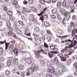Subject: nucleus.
<instances>
[{"mask_svg": "<svg viewBox=\"0 0 77 77\" xmlns=\"http://www.w3.org/2000/svg\"><path fill=\"white\" fill-rule=\"evenodd\" d=\"M55 69L53 66H51L48 68V72H50L51 74H54L55 72Z\"/></svg>", "mask_w": 77, "mask_h": 77, "instance_id": "1", "label": "nucleus"}, {"mask_svg": "<svg viewBox=\"0 0 77 77\" xmlns=\"http://www.w3.org/2000/svg\"><path fill=\"white\" fill-rule=\"evenodd\" d=\"M73 45V43H71L70 45H69V47L66 46L65 47V48H66V50H65V53H68L69 52H71V51L72 49L70 48H72V46H71V45Z\"/></svg>", "mask_w": 77, "mask_h": 77, "instance_id": "2", "label": "nucleus"}, {"mask_svg": "<svg viewBox=\"0 0 77 77\" xmlns=\"http://www.w3.org/2000/svg\"><path fill=\"white\" fill-rule=\"evenodd\" d=\"M72 36H75L74 37L73 39L74 40V39H77V29L75 30H73L72 33Z\"/></svg>", "mask_w": 77, "mask_h": 77, "instance_id": "3", "label": "nucleus"}, {"mask_svg": "<svg viewBox=\"0 0 77 77\" xmlns=\"http://www.w3.org/2000/svg\"><path fill=\"white\" fill-rule=\"evenodd\" d=\"M10 48H9V47L8 48V50L7 51L8 53H13L14 52V49H13V48H14V45L12 44H11L10 45Z\"/></svg>", "mask_w": 77, "mask_h": 77, "instance_id": "4", "label": "nucleus"}, {"mask_svg": "<svg viewBox=\"0 0 77 77\" xmlns=\"http://www.w3.org/2000/svg\"><path fill=\"white\" fill-rule=\"evenodd\" d=\"M5 50H8V46H9V43L6 42V40H5L4 42H0V45L1 44H5Z\"/></svg>", "mask_w": 77, "mask_h": 77, "instance_id": "5", "label": "nucleus"}, {"mask_svg": "<svg viewBox=\"0 0 77 77\" xmlns=\"http://www.w3.org/2000/svg\"><path fill=\"white\" fill-rule=\"evenodd\" d=\"M58 51L59 49L58 48H55L53 50L54 52H51L50 53V54H51V55H53V54H57V51Z\"/></svg>", "mask_w": 77, "mask_h": 77, "instance_id": "6", "label": "nucleus"}, {"mask_svg": "<svg viewBox=\"0 0 77 77\" xmlns=\"http://www.w3.org/2000/svg\"><path fill=\"white\" fill-rule=\"evenodd\" d=\"M31 67H32L33 69V71H36L37 70V68H38V66H35V64L33 63L31 65Z\"/></svg>", "mask_w": 77, "mask_h": 77, "instance_id": "7", "label": "nucleus"}, {"mask_svg": "<svg viewBox=\"0 0 77 77\" xmlns=\"http://www.w3.org/2000/svg\"><path fill=\"white\" fill-rule=\"evenodd\" d=\"M25 62H27L28 64H30L32 63V60H31V59L29 57H28V58L25 61Z\"/></svg>", "mask_w": 77, "mask_h": 77, "instance_id": "8", "label": "nucleus"}, {"mask_svg": "<svg viewBox=\"0 0 77 77\" xmlns=\"http://www.w3.org/2000/svg\"><path fill=\"white\" fill-rule=\"evenodd\" d=\"M28 71H29V72H30L32 74H33V72H35V71H33V69L32 68H29L28 69Z\"/></svg>", "mask_w": 77, "mask_h": 77, "instance_id": "9", "label": "nucleus"}, {"mask_svg": "<svg viewBox=\"0 0 77 77\" xmlns=\"http://www.w3.org/2000/svg\"><path fill=\"white\" fill-rule=\"evenodd\" d=\"M15 31L17 32V33H18V34L21 35V34L22 33L21 31H20V29L18 28H15Z\"/></svg>", "mask_w": 77, "mask_h": 77, "instance_id": "10", "label": "nucleus"}, {"mask_svg": "<svg viewBox=\"0 0 77 77\" xmlns=\"http://www.w3.org/2000/svg\"><path fill=\"white\" fill-rule=\"evenodd\" d=\"M42 51H44L42 49H41L39 51H35L34 53L35 54H38L39 53H41V52H42Z\"/></svg>", "mask_w": 77, "mask_h": 77, "instance_id": "11", "label": "nucleus"}, {"mask_svg": "<svg viewBox=\"0 0 77 77\" xmlns=\"http://www.w3.org/2000/svg\"><path fill=\"white\" fill-rule=\"evenodd\" d=\"M62 6V3L60 2H58L57 3V8L59 9H60L61 8Z\"/></svg>", "mask_w": 77, "mask_h": 77, "instance_id": "12", "label": "nucleus"}, {"mask_svg": "<svg viewBox=\"0 0 77 77\" xmlns=\"http://www.w3.org/2000/svg\"><path fill=\"white\" fill-rule=\"evenodd\" d=\"M46 10H47V8H45L43 10V11L41 12L40 14H37L38 16H41V15H42V14H43V13H45V11H46Z\"/></svg>", "mask_w": 77, "mask_h": 77, "instance_id": "13", "label": "nucleus"}, {"mask_svg": "<svg viewBox=\"0 0 77 77\" xmlns=\"http://www.w3.org/2000/svg\"><path fill=\"white\" fill-rule=\"evenodd\" d=\"M30 20L32 21L33 22H35V16L33 14L31 15V16L30 17Z\"/></svg>", "mask_w": 77, "mask_h": 77, "instance_id": "14", "label": "nucleus"}, {"mask_svg": "<svg viewBox=\"0 0 77 77\" xmlns=\"http://www.w3.org/2000/svg\"><path fill=\"white\" fill-rule=\"evenodd\" d=\"M7 26L8 28H10L11 26V23L9 20L7 21L6 22Z\"/></svg>", "mask_w": 77, "mask_h": 77, "instance_id": "15", "label": "nucleus"}, {"mask_svg": "<svg viewBox=\"0 0 77 77\" xmlns=\"http://www.w3.org/2000/svg\"><path fill=\"white\" fill-rule=\"evenodd\" d=\"M44 24L45 27H48L50 26V24L46 21L44 22Z\"/></svg>", "mask_w": 77, "mask_h": 77, "instance_id": "16", "label": "nucleus"}, {"mask_svg": "<svg viewBox=\"0 0 77 77\" xmlns=\"http://www.w3.org/2000/svg\"><path fill=\"white\" fill-rule=\"evenodd\" d=\"M57 11V9L56 8L53 9L52 11V14H55V13H56Z\"/></svg>", "mask_w": 77, "mask_h": 77, "instance_id": "17", "label": "nucleus"}, {"mask_svg": "<svg viewBox=\"0 0 77 77\" xmlns=\"http://www.w3.org/2000/svg\"><path fill=\"white\" fill-rule=\"evenodd\" d=\"M22 12L23 13V14H25L26 17H28V16L29 15L28 14V13H27V12L26 11V10H23Z\"/></svg>", "mask_w": 77, "mask_h": 77, "instance_id": "18", "label": "nucleus"}, {"mask_svg": "<svg viewBox=\"0 0 77 77\" xmlns=\"http://www.w3.org/2000/svg\"><path fill=\"white\" fill-rule=\"evenodd\" d=\"M31 9L32 10V11H34V12H36L38 11V10H37V9H36V8L33 7H32L31 8Z\"/></svg>", "mask_w": 77, "mask_h": 77, "instance_id": "19", "label": "nucleus"}, {"mask_svg": "<svg viewBox=\"0 0 77 77\" xmlns=\"http://www.w3.org/2000/svg\"><path fill=\"white\" fill-rule=\"evenodd\" d=\"M12 2V4L13 5H17L18 4V2L16 0H13Z\"/></svg>", "mask_w": 77, "mask_h": 77, "instance_id": "20", "label": "nucleus"}, {"mask_svg": "<svg viewBox=\"0 0 77 77\" xmlns=\"http://www.w3.org/2000/svg\"><path fill=\"white\" fill-rule=\"evenodd\" d=\"M5 74L6 75H9L10 74V71L9 70H7L5 71Z\"/></svg>", "mask_w": 77, "mask_h": 77, "instance_id": "21", "label": "nucleus"}, {"mask_svg": "<svg viewBox=\"0 0 77 77\" xmlns=\"http://www.w3.org/2000/svg\"><path fill=\"white\" fill-rule=\"evenodd\" d=\"M22 59L23 60H24V61H25L27 60V58L26 57V55H23L22 57Z\"/></svg>", "mask_w": 77, "mask_h": 77, "instance_id": "22", "label": "nucleus"}, {"mask_svg": "<svg viewBox=\"0 0 77 77\" xmlns=\"http://www.w3.org/2000/svg\"><path fill=\"white\" fill-rule=\"evenodd\" d=\"M44 63H45V62H44V60H42L40 61V65L41 66H44Z\"/></svg>", "mask_w": 77, "mask_h": 77, "instance_id": "23", "label": "nucleus"}, {"mask_svg": "<svg viewBox=\"0 0 77 77\" xmlns=\"http://www.w3.org/2000/svg\"><path fill=\"white\" fill-rule=\"evenodd\" d=\"M58 32L59 35H62L63 33V31L62 29H59L58 30Z\"/></svg>", "mask_w": 77, "mask_h": 77, "instance_id": "24", "label": "nucleus"}, {"mask_svg": "<svg viewBox=\"0 0 77 77\" xmlns=\"http://www.w3.org/2000/svg\"><path fill=\"white\" fill-rule=\"evenodd\" d=\"M62 5L63 6H65L66 5V0H64L63 1Z\"/></svg>", "mask_w": 77, "mask_h": 77, "instance_id": "25", "label": "nucleus"}, {"mask_svg": "<svg viewBox=\"0 0 77 77\" xmlns=\"http://www.w3.org/2000/svg\"><path fill=\"white\" fill-rule=\"evenodd\" d=\"M73 66L74 68L77 69V62H75L73 65Z\"/></svg>", "mask_w": 77, "mask_h": 77, "instance_id": "26", "label": "nucleus"}, {"mask_svg": "<svg viewBox=\"0 0 77 77\" xmlns=\"http://www.w3.org/2000/svg\"><path fill=\"white\" fill-rule=\"evenodd\" d=\"M19 68L20 69H24V68L23 66L21 65H20L19 66Z\"/></svg>", "mask_w": 77, "mask_h": 77, "instance_id": "27", "label": "nucleus"}, {"mask_svg": "<svg viewBox=\"0 0 77 77\" xmlns=\"http://www.w3.org/2000/svg\"><path fill=\"white\" fill-rule=\"evenodd\" d=\"M8 14L9 16H12V12L11 11H8Z\"/></svg>", "mask_w": 77, "mask_h": 77, "instance_id": "28", "label": "nucleus"}, {"mask_svg": "<svg viewBox=\"0 0 77 77\" xmlns=\"http://www.w3.org/2000/svg\"><path fill=\"white\" fill-rule=\"evenodd\" d=\"M46 64L47 65V66H48V67H49L50 66V65H51V61H48L47 63Z\"/></svg>", "mask_w": 77, "mask_h": 77, "instance_id": "29", "label": "nucleus"}, {"mask_svg": "<svg viewBox=\"0 0 77 77\" xmlns=\"http://www.w3.org/2000/svg\"><path fill=\"white\" fill-rule=\"evenodd\" d=\"M71 63V60H67L66 62V65L68 66V65H69Z\"/></svg>", "mask_w": 77, "mask_h": 77, "instance_id": "30", "label": "nucleus"}, {"mask_svg": "<svg viewBox=\"0 0 77 77\" xmlns=\"http://www.w3.org/2000/svg\"><path fill=\"white\" fill-rule=\"evenodd\" d=\"M9 59H10V61H11V62H14V58L12 57H9L8 58Z\"/></svg>", "mask_w": 77, "mask_h": 77, "instance_id": "31", "label": "nucleus"}, {"mask_svg": "<svg viewBox=\"0 0 77 77\" xmlns=\"http://www.w3.org/2000/svg\"><path fill=\"white\" fill-rule=\"evenodd\" d=\"M66 50V48H65L64 49H63L61 51V53H64V54H65V50Z\"/></svg>", "mask_w": 77, "mask_h": 77, "instance_id": "32", "label": "nucleus"}, {"mask_svg": "<svg viewBox=\"0 0 77 77\" xmlns=\"http://www.w3.org/2000/svg\"><path fill=\"white\" fill-rule=\"evenodd\" d=\"M61 14H63V15L65 13V10L64 9H61Z\"/></svg>", "mask_w": 77, "mask_h": 77, "instance_id": "33", "label": "nucleus"}, {"mask_svg": "<svg viewBox=\"0 0 77 77\" xmlns=\"http://www.w3.org/2000/svg\"><path fill=\"white\" fill-rule=\"evenodd\" d=\"M7 62L8 65V66H10L11 63V60H10V59L8 60H7Z\"/></svg>", "mask_w": 77, "mask_h": 77, "instance_id": "34", "label": "nucleus"}, {"mask_svg": "<svg viewBox=\"0 0 77 77\" xmlns=\"http://www.w3.org/2000/svg\"><path fill=\"white\" fill-rule=\"evenodd\" d=\"M18 23L21 24L22 26H24V23L23 21H18Z\"/></svg>", "mask_w": 77, "mask_h": 77, "instance_id": "35", "label": "nucleus"}, {"mask_svg": "<svg viewBox=\"0 0 77 77\" xmlns=\"http://www.w3.org/2000/svg\"><path fill=\"white\" fill-rule=\"evenodd\" d=\"M39 3H41V4H42V5H44L45 4V2H44V1L43 0H39Z\"/></svg>", "mask_w": 77, "mask_h": 77, "instance_id": "36", "label": "nucleus"}, {"mask_svg": "<svg viewBox=\"0 0 77 77\" xmlns=\"http://www.w3.org/2000/svg\"><path fill=\"white\" fill-rule=\"evenodd\" d=\"M14 51L15 54H17L18 53V51H17V49L16 48H14Z\"/></svg>", "mask_w": 77, "mask_h": 77, "instance_id": "37", "label": "nucleus"}, {"mask_svg": "<svg viewBox=\"0 0 77 77\" xmlns=\"http://www.w3.org/2000/svg\"><path fill=\"white\" fill-rule=\"evenodd\" d=\"M50 17L52 19H56V17L54 15H51Z\"/></svg>", "mask_w": 77, "mask_h": 77, "instance_id": "38", "label": "nucleus"}, {"mask_svg": "<svg viewBox=\"0 0 77 77\" xmlns=\"http://www.w3.org/2000/svg\"><path fill=\"white\" fill-rule=\"evenodd\" d=\"M36 41L38 44H40L41 43V40L40 39H37Z\"/></svg>", "mask_w": 77, "mask_h": 77, "instance_id": "39", "label": "nucleus"}, {"mask_svg": "<svg viewBox=\"0 0 77 77\" xmlns=\"http://www.w3.org/2000/svg\"><path fill=\"white\" fill-rule=\"evenodd\" d=\"M47 51L48 52V54H49V57H50V58H52V57H53V56H51L50 55V54H50V53L51 52H49V53H48V51H49V50H47Z\"/></svg>", "mask_w": 77, "mask_h": 77, "instance_id": "40", "label": "nucleus"}, {"mask_svg": "<svg viewBox=\"0 0 77 77\" xmlns=\"http://www.w3.org/2000/svg\"><path fill=\"white\" fill-rule=\"evenodd\" d=\"M69 2L70 3H71V4H74V0H68Z\"/></svg>", "mask_w": 77, "mask_h": 77, "instance_id": "41", "label": "nucleus"}, {"mask_svg": "<svg viewBox=\"0 0 77 77\" xmlns=\"http://www.w3.org/2000/svg\"><path fill=\"white\" fill-rule=\"evenodd\" d=\"M54 61L56 63V62H57L58 61V60L57 59V58L56 57H55L54 59Z\"/></svg>", "mask_w": 77, "mask_h": 77, "instance_id": "42", "label": "nucleus"}, {"mask_svg": "<svg viewBox=\"0 0 77 77\" xmlns=\"http://www.w3.org/2000/svg\"><path fill=\"white\" fill-rule=\"evenodd\" d=\"M50 48L51 49V50H53L54 48H56V47H55L54 46H50Z\"/></svg>", "mask_w": 77, "mask_h": 77, "instance_id": "43", "label": "nucleus"}, {"mask_svg": "<svg viewBox=\"0 0 77 77\" xmlns=\"http://www.w3.org/2000/svg\"><path fill=\"white\" fill-rule=\"evenodd\" d=\"M59 73L61 75L63 74V70H60V71H59Z\"/></svg>", "mask_w": 77, "mask_h": 77, "instance_id": "44", "label": "nucleus"}, {"mask_svg": "<svg viewBox=\"0 0 77 77\" xmlns=\"http://www.w3.org/2000/svg\"><path fill=\"white\" fill-rule=\"evenodd\" d=\"M45 2L48 3H51V0H44Z\"/></svg>", "mask_w": 77, "mask_h": 77, "instance_id": "45", "label": "nucleus"}, {"mask_svg": "<svg viewBox=\"0 0 77 77\" xmlns=\"http://www.w3.org/2000/svg\"><path fill=\"white\" fill-rule=\"evenodd\" d=\"M3 9L4 11H8V8L7 7H6V6H4L3 7Z\"/></svg>", "mask_w": 77, "mask_h": 77, "instance_id": "46", "label": "nucleus"}, {"mask_svg": "<svg viewBox=\"0 0 77 77\" xmlns=\"http://www.w3.org/2000/svg\"><path fill=\"white\" fill-rule=\"evenodd\" d=\"M26 11V12H31V10L29 9H25Z\"/></svg>", "mask_w": 77, "mask_h": 77, "instance_id": "47", "label": "nucleus"}, {"mask_svg": "<svg viewBox=\"0 0 77 77\" xmlns=\"http://www.w3.org/2000/svg\"><path fill=\"white\" fill-rule=\"evenodd\" d=\"M32 3H33V1H32V0H29L28 1V3L29 5H32Z\"/></svg>", "mask_w": 77, "mask_h": 77, "instance_id": "48", "label": "nucleus"}, {"mask_svg": "<svg viewBox=\"0 0 77 77\" xmlns=\"http://www.w3.org/2000/svg\"><path fill=\"white\" fill-rule=\"evenodd\" d=\"M32 35L34 38H37V35L36 34H33Z\"/></svg>", "mask_w": 77, "mask_h": 77, "instance_id": "49", "label": "nucleus"}, {"mask_svg": "<svg viewBox=\"0 0 77 77\" xmlns=\"http://www.w3.org/2000/svg\"><path fill=\"white\" fill-rule=\"evenodd\" d=\"M46 77H52V75L49 74H47Z\"/></svg>", "mask_w": 77, "mask_h": 77, "instance_id": "50", "label": "nucleus"}, {"mask_svg": "<svg viewBox=\"0 0 77 77\" xmlns=\"http://www.w3.org/2000/svg\"><path fill=\"white\" fill-rule=\"evenodd\" d=\"M65 18H64L63 20V21L62 23V24H63V25H65Z\"/></svg>", "mask_w": 77, "mask_h": 77, "instance_id": "51", "label": "nucleus"}, {"mask_svg": "<svg viewBox=\"0 0 77 77\" xmlns=\"http://www.w3.org/2000/svg\"><path fill=\"white\" fill-rule=\"evenodd\" d=\"M35 30L37 32H39V29L38 27H36L35 29Z\"/></svg>", "mask_w": 77, "mask_h": 77, "instance_id": "52", "label": "nucleus"}, {"mask_svg": "<svg viewBox=\"0 0 77 77\" xmlns=\"http://www.w3.org/2000/svg\"><path fill=\"white\" fill-rule=\"evenodd\" d=\"M62 70L63 71H65V67L63 66H62Z\"/></svg>", "mask_w": 77, "mask_h": 77, "instance_id": "53", "label": "nucleus"}, {"mask_svg": "<svg viewBox=\"0 0 77 77\" xmlns=\"http://www.w3.org/2000/svg\"><path fill=\"white\" fill-rule=\"evenodd\" d=\"M23 3L24 5H27V1L26 0H24L23 2Z\"/></svg>", "mask_w": 77, "mask_h": 77, "instance_id": "54", "label": "nucleus"}, {"mask_svg": "<svg viewBox=\"0 0 77 77\" xmlns=\"http://www.w3.org/2000/svg\"><path fill=\"white\" fill-rule=\"evenodd\" d=\"M13 63L14 65H17L18 64V62H16L15 61H14Z\"/></svg>", "mask_w": 77, "mask_h": 77, "instance_id": "55", "label": "nucleus"}, {"mask_svg": "<svg viewBox=\"0 0 77 77\" xmlns=\"http://www.w3.org/2000/svg\"><path fill=\"white\" fill-rule=\"evenodd\" d=\"M69 18H70V17L69 16L68 17H66L65 20H66V21H69Z\"/></svg>", "mask_w": 77, "mask_h": 77, "instance_id": "56", "label": "nucleus"}, {"mask_svg": "<svg viewBox=\"0 0 77 77\" xmlns=\"http://www.w3.org/2000/svg\"><path fill=\"white\" fill-rule=\"evenodd\" d=\"M47 39L48 40V42H50L51 40V38L49 37L47 38Z\"/></svg>", "mask_w": 77, "mask_h": 77, "instance_id": "57", "label": "nucleus"}, {"mask_svg": "<svg viewBox=\"0 0 77 77\" xmlns=\"http://www.w3.org/2000/svg\"><path fill=\"white\" fill-rule=\"evenodd\" d=\"M25 74L24 72H21V76L22 77H23V76H24Z\"/></svg>", "mask_w": 77, "mask_h": 77, "instance_id": "58", "label": "nucleus"}, {"mask_svg": "<svg viewBox=\"0 0 77 77\" xmlns=\"http://www.w3.org/2000/svg\"><path fill=\"white\" fill-rule=\"evenodd\" d=\"M56 63H57V65L58 66H59V65H60V63L58 61L57 62H56Z\"/></svg>", "mask_w": 77, "mask_h": 77, "instance_id": "59", "label": "nucleus"}, {"mask_svg": "<svg viewBox=\"0 0 77 77\" xmlns=\"http://www.w3.org/2000/svg\"><path fill=\"white\" fill-rule=\"evenodd\" d=\"M72 19L74 20L76 19V16H73L72 17Z\"/></svg>", "mask_w": 77, "mask_h": 77, "instance_id": "60", "label": "nucleus"}, {"mask_svg": "<svg viewBox=\"0 0 77 77\" xmlns=\"http://www.w3.org/2000/svg\"><path fill=\"white\" fill-rule=\"evenodd\" d=\"M61 61H63V62H65V60H66V58H63L62 59H61Z\"/></svg>", "mask_w": 77, "mask_h": 77, "instance_id": "61", "label": "nucleus"}, {"mask_svg": "<svg viewBox=\"0 0 77 77\" xmlns=\"http://www.w3.org/2000/svg\"><path fill=\"white\" fill-rule=\"evenodd\" d=\"M8 35H12L13 33L10 32H8Z\"/></svg>", "mask_w": 77, "mask_h": 77, "instance_id": "62", "label": "nucleus"}, {"mask_svg": "<svg viewBox=\"0 0 77 77\" xmlns=\"http://www.w3.org/2000/svg\"><path fill=\"white\" fill-rule=\"evenodd\" d=\"M70 26L72 27V26H74V22H71Z\"/></svg>", "mask_w": 77, "mask_h": 77, "instance_id": "63", "label": "nucleus"}, {"mask_svg": "<svg viewBox=\"0 0 77 77\" xmlns=\"http://www.w3.org/2000/svg\"><path fill=\"white\" fill-rule=\"evenodd\" d=\"M41 73H38L37 75V76L38 77H40V76H41Z\"/></svg>", "mask_w": 77, "mask_h": 77, "instance_id": "64", "label": "nucleus"}]
</instances>
